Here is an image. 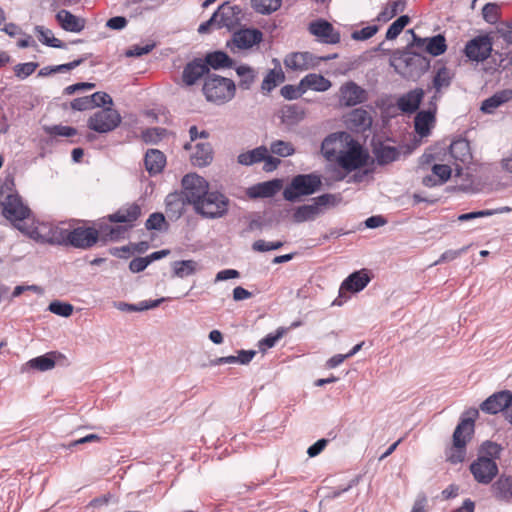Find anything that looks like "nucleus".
<instances>
[{
  "instance_id": "1",
  "label": "nucleus",
  "mask_w": 512,
  "mask_h": 512,
  "mask_svg": "<svg viewBox=\"0 0 512 512\" xmlns=\"http://www.w3.org/2000/svg\"><path fill=\"white\" fill-rule=\"evenodd\" d=\"M0 212L16 229L30 239L40 243L49 240L36 225L30 208L14 190V180L10 176L0 184Z\"/></svg>"
},
{
  "instance_id": "2",
  "label": "nucleus",
  "mask_w": 512,
  "mask_h": 512,
  "mask_svg": "<svg viewBox=\"0 0 512 512\" xmlns=\"http://www.w3.org/2000/svg\"><path fill=\"white\" fill-rule=\"evenodd\" d=\"M449 162L456 172V176L461 175L464 166H467L472 161V153L469 142L465 139H458L453 141L449 146V151L440 156L439 153L424 154L420 158V168L424 169L426 165H430L433 161Z\"/></svg>"
},
{
  "instance_id": "3",
  "label": "nucleus",
  "mask_w": 512,
  "mask_h": 512,
  "mask_svg": "<svg viewBox=\"0 0 512 512\" xmlns=\"http://www.w3.org/2000/svg\"><path fill=\"white\" fill-rule=\"evenodd\" d=\"M468 417L463 418L453 433L452 446L447 450V460L452 464L461 463L466 456V445L474 433V420L478 416V410L467 412Z\"/></svg>"
},
{
  "instance_id": "4",
  "label": "nucleus",
  "mask_w": 512,
  "mask_h": 512,
  "mask_svg": "<svg viewBox=\"0 0 512 512\" xmlns=\"http://www.w3.org/2000/svg\"><path fill=\"white\" fill-rule=\"evenodd\" d=\"M51 235H46L47 242H60L66 240L75 248L87 249L95 245L99 239V231L92 227H77L71 231L54 228L50 230Z\"/></svg>"
},
{
  "instance_id": "5",
  "label": "nucleus",
  "mask_w": 512,
  "mask_h": 512,
  "mask_svg": "<svg viewBox=\"0 0 512 512\" xmlns=\"http://www.w3.org/2000/svg\"><path fill=\"white\" fill-rule=\"evenodd\" d=\"M235 84L231 79L218 75H209L203 85V92L210 102L223 104L235 95Z\"/></svg>"
},
{
  "instance_id": "6",
  "label": "nucleus",
  "mask_w": 512,
  "mask_h": 512,
  "mask_svg": "<svg viewBox=\"0 0 512 512\" xmlns=\"http://www.w3.org/2000/svg\"><path fill=\"white\" fill-rule=\"evenodd\" d=\"M229 206V200L225 195L217 191H209L193 206L194 211L204 218L215 219L223 217Z\"/></svg>"
},
{
  "instance_id": "7",
  "label": "nucleus",
  "mask_w": 512,
  "mask_h": 512,
  "mask_svg": "<svg viewBox=\"0 0 512 512\" xmlns=\"http://www.w3.org/2000/svg\"><path fill=\"white\" fill-rule=\"evenodd\" d=\"M368 152L349 135V142L345 144L337 163L344 170L350 172L365 166L368 163Z\"/></svg>"
},
{
  "instance_id": "8",
  "label": "nucleus",
  "mask_w": 512,
  "mask_h": 512,
  "mask_svg": "<svg viewBox=\"0 0 512 512\" xmlns=\"http://www.w3.org/2000/svg\"><path fill=\"white\" fill-rule=\"evenodd\" d=\"M320 185L321 179L315 174L298 175L285 188L283 196L288 201H294L300 196L313 194L319 189Z\"/></svg>"
},
{
  "instance_id": "9",
  "label": "nucleus",
  "mask_w": 512,
  "mask_h": 512,
  "mask_svg": "<svg viewBox=\"0 0 512 512\" xmlns=\"http://www.w3.org/2000/svg\"><path fill=\"white\" fill-rule=\"evenodd\" d=\"M183 194L192 206L203 198L209 192V183L200 175L190 173L182 179Z\"/></svg>"
},
{
  "instance_id": "10",
  "label": "nucleus",
  "mask_w": 512,
  "mask_h": 512,
  "mask_svg": "<svg viewBox=\"0 0 512 512\" xmlns=\"http://www.w3.org/2000/svg\"><path fill=\"white\" fill-rule=\"evenodd\" d=\"M121 122L120 114L110 107L95 112L88 119V127L98 133L114 130Z\"/></svg>"
},
{
  "instance_id": "11",
  "label": "nucleus",
  "mask_w": 512,
  "mask_h": 512,
  "mask_svg": "<svg viewBox=\"0 0 512 512\" xmlns=\"http://www.w3.org/2000/svg\"><path fill=\"white\" fill-rule=\"evenodd\" d=\"M335 204V196L330 194L321 195L314 199L312 204L302 205L295 209L293 221L302 223L316 219L322 212V207Z\"/></svg>"
},
{
  "instance_id": "12",
  "label": "nucleus",
  "mask_w": 512,
  "mask_h": 512,
  "mask_svg": "<svg viewBox=\"0 0 512 512\" xmlns=\"http://www.w3.org/2000/svg\"><path fill=\"white\" fill-rule=\"evenodd\" d=\"M327 59L326 57H316L310 52H294L284 58V65L293 71H306L316 68L322 60Z\"/></svg>"
},
{
  "instance_id": "13",
  "label": "nucleus",
  "mask_w": 512,
  "mask_h": 512,
  "mask_svg": "<svg viewBox=\"0 0 512 512\" xmlns=\"http://www.w3.org/2000/svg\"><path fill=\"white\" fill-rule=\"evenodd\" d=\"M470 471L474 479L481 484H489L498 474V466L495 461L484 457H477L470 465Z\"/></svg>"
},
{
  "instance_id": "14",
  "label": "nucleus",
  "mask_w": 512,
  "mask_h": 512,
  "mask_svg": "<svg viewBox=\"0 0 512 512\" xmlns=\"http://www.w3.org/2000/svg\"><path fill=\"white\" fill-rule=\"evenodd\" d=\"M492 45V40L488 35L478 36L466 44L465 54L470 60L484 61L490 56Z\"/></svg>"
},
{
  "instance_id": "15",
  "label": "nucleus",
  "mask_w": 512,
  "mask_h": 512,
  "mask_svg": "<svg viewBox=\"0 0 512 512\" xmlns=\"http://www.w3.org/2000/svg\"><path fill=\"white\" fill-rule=\"evenodd\" d=\"M349 142V134L346 132L333 133L327 136L321 146L323 156L329 161H337L338 155L341 154L345 144Z\"/></svg>"
},
{
  "instance_id": "16",
  "label": "nucleus",
  "mask_w": 512,
  "mask_h": 512,
  "mask_svg": "<svg viewBox=\"0 0 512 512\" xmlns=\"http://www.w3.org/2000/svg\"><path fill=\"white\" fill-rule=\"evenodd\" d=\"M308 31L322 43L337 44L340 42V33L326 20L318 19L311 22Z\"/></svg>"
},
{
  "instance_id": "17",
  "label": "nucleus",
  "mask_w": 512,
  "mask_h": 512,
  "mask_svg": "<svg viewBox=\"0 0 512 512\" xmlns=\"http://www.w3.org/2000/svg\"><path fill=\"white\" fill-rule=\"evenodd\" d=\"M185 150L191 151L190 159L194 166L204 167L209 165L213 159V149L209 142L186 143Z\"/></svg>"
},
{
  "instance_id": "18",
  "label": "nucleus",
  "mask_w": 512,
  "mask_h": 512,
  "mask_svg": "<svg viewBox=\"0 0 512 512\" xmlns=\"http://www.w3.org/2000/svg\"><path fill=\"white\" fill-rule=\"evenodd\" d=\"M240 13L241 9L239 6L225 2L212 15V20H216L218 27L230 28L239 22Z\"/></svg>"
},
{
  "instance_id": "19",
  "label": "nucleus",
  "mask_w": 512,
  "mask_h": 512,
  "mask_svg": "<svg viewBox=\"0 0 512 512\" xmlns=\"http://www.w3.org/2000/svg\"><path fill=\"white\" fill-rule=\"evenodd\" d=\"M262 38L263 34L260 30L246 28L233 34L232 43L234 47L240 50H246L260 43Z\"/></svg>"
},
{
  "instance_id": "20",
  "label": "nucleus",
  "mask_w": 512,
  "mask_h": 512,
  "mask_svg": "<svg viewBox=\"0 0 512 512\" xmlns=\"http://www.w3.org/2000/svg\"><path fill=\"white\" fill-rule=\"evenodd\" d=\"M340 102L345 106H354L366 99L365 90L354 82H347L340 87Z\"/></svg>"
},
{
  "instance_id": "21",
  "label": "nucleus",
  "mask_w": 512,
  "mask_h": 512,
  "mask_svg": "<svg viewBox=\"0 0 512 512\" xmlns=\"http://www.w3.org/2000/svg\"><path fill=\"white\" fill-rule=\"evenodd\" d=\"M345 123L356 132H364L371 127L372 118L367 110L356 108L346 115Z\"/></svg>"
},
{
  "instance_id": "22",
  "label": "nucleus",
  "mask_w": 512,
  "mask_h": 512,
  "mask_svg": "<svg viewBox=\"0 0 512 512\" xmlns=\"http://www.w3.org/2000/svg\"><path fill=\"white\" fill-rule=\"evenodd\" d=\"M511 393L501 391L488 397L480 406L483 412L488 414H497L504 411L505 407L511 403Z\"/></svg>"
},
{
  "instance_id": "23",
  "label": "nucleus",
  "mask_w": 512,
  "mask_h": 512,
  "mask_svg": "<svg viewBox=\"0 0 512 512\" xmlns=\"http://www.w3.org/2000/svg\"><path fill=\"white\" fill-rule=\"evenodd\" d=\"M413 44L419 48H424L426 52L433 56H438L446 51V40L442 35H436L431 38H420L413 36Z\"/></svg>"
},
{
  "instance_id": "24",
  "label": "nucleus",
  "mask_w": 512,
  "mask_h": 512,
  "mask_svg": "<svg viewBox=\"0 0 512 512\" xmlns=\"http://www.w3.org/2000/svg\"><path fill=\"white\" fill-rule=\"evenodd\" d=\"M332 87V83L329 79L316 73L307 74L300 80V89L302 92L307 90H313L316 92H325Z\"/></svg>"
},
{
  "instance_id": "25",
  "label": "nucleus",
  "mask_w": 512,
  "mask_h": 512,
  "mask_svg": "<svg viewBox=\"0 0 512 512\" xmlns=\"http://www.w3.org/2000/svg\"><path fill=\"white\" fill-rule=\"evenodd\" d=\"M282 188V180L274 179L250 187L247 191L251 198H268L274 196Z\"/></svg>"
},
{
  "instance_id": "26",
  "label": "nucleus",
  "mask_w": 512,
  "mask_h": 512,
  "mask_svg": "<svg viewBox=\"0 0 512 512\" xmlns=\"http://www.w3.org/2000/svg\"><path fill=\"white\" fill-rule=\"evenodd\" d=\"M424 91L423 89L417 88L408 93L402 95L397 100L398 108L404 113H413L418 108L423 99Z\"/></svg>"
},
{
  "instance_id": "27",
  "label": "nucleus",
  "mask_w": 512,
  "mask_h": 512,
  "mask_svg": "<svg viewBox=\"0 0 512 512\" xmlns=\"http://www.w3.org/2000/svg\"><path fill=\"white\" fill-rule=\"evenodd\" d=\"M369 281L370 278L364 270L354 272L341 284L340 294L344 291L359 292L367 286Z\"/></svg>"
},
{
  "instance_id": "28",
  "label": "nucleus",
  "mask_w": 512,
  "mask_h": 512,
  "mask_svg": "<svg viewBox=\"0 0 512 512\" xmlns=\"http://www.w3.org/2000/svg\"><path fill=\"white\" fill-rule=\"evenodd\" d=\"M187 200L183 193H170L166 199V213L170 218L178 219L185 211Z\"/></svg>"
},
{
  "instance_id": "29",
  "label": "nucleus",
  "mask_w": 512,
  "mask_h": 512,
  "mask_svg": "<svg viewBox=\"0 0 512 512\" xmlns=\"http://www.w3.org/2000/svg\"><path fill=\"white\" fill-rule=\"evenodd\" d=\"M56 19L60 26L69 32L78 33L82 31L85 27L84 19L76 17L71 12L67 10H61L57 13Z\"/></svg>"
},
{
  "instance_id": "30",
  "label": "nucleus",
  "mask_w": 512,
  "mask_h": 512,
  "mask_svg": "<svg viewBox=\"0 0 512 512\" xmlns=\"http://www.w3.org/2000/svg\"><path fill=\"white\" fill-rule=\"evenodd\" d=\"M208 72V67L200 60L193 61L186 65L183 70V82L190 86L196 83L204 74Z\"/></svg>"
},
{
  "instance_id": "31",
  "label": "nucleus",
  "mask_w": 512,
  "mask_h": 512,
  "mask_svg": "<svg viewBox=\"0 0 512 512\" xmlns=\"http://www.w3.org/2000/svg\"><path fill=\"white\" fill-rule=\"evenodd\" d=\"M141 214V208L139 205L133 203L119 209L114 214L109 215L111 222L119 223H132L138 219Z\"/></svg>"
},
{
  "instance_id": "32",
  "label": "nucleus",
  "mask_w": 512,
  "mask_h": 512,
  "mask_svg": "<svg viewBox=\"0 0 512 512\" xmlns=\"http://www.w3.org/2000/svg\"><path fill=\"white\" fill-rule=\"evenodd\" d=\"M166 163L164 154L156 149H150L145 155V167L150 174L162 171Z\"/></svg>"
},
{
  "instance_id": "33",
  "label": "nucleus",
  "mask_w": 512,
  "mask_h": 512,
  "mask_svg": "<svg viewBox=\"0 0 512 512\" xmlns=\"http://www.w3.org/2000/svg\"><path fill=\"white\" fill-rule=\"evenodd\" d=\"M511 100V92L507 91V89L496 92L491 97L485 99L482 102L481 110L484 113L491 114L494 112L496 108L507 103Z\"/></svg>"
},
{
  "instance_id": "34",
  "label": "nucleus",
  "mask_w": 512,
  "mask_h": 512,
  "mask_svg": "<svg viewBox=\"0 0 512 512\" xmlns=\"http://www.w3.org/2000/svg\"><path fill=\"white\" fill-rule=\"evenodd\" d=\"M267 152H269V149L263 145L252 150L242 152L238 155V163L245 166L260 163L265 159V157H267Z\"/></svg>"
},
{
  "instance_id": "35",
  "label": "nucleus",
  "mask_w": 512,
  "mask_h": 512,
  "mask_svg": "<svg viewBox=\"0 0 512 512\" xmlns=\"http://www.w3.org/2000/svg\"><path fill=\"white\" fill-rule=\"evenodd\" d=\"M433 123L434 113L432 111H420L415 117V130L420 136H427Z\"/></svg>"
},
{
  "instance_id": "36",
  "label": "nucleus",
  "mask_w": 512,
  "mask_h": 512,
  "mask_svg": "<svg viewBox=\"0 0 512 512\" xmlns=\"http://www.w3.org/2000/svg\"><path fill=\"white\" fill-rule=\"evenodd\" d=\"M285 79L283 71L279 69L270 70L264 77L261 89L263 92H271L276 86L282 83Z\"/></svg>"
},
{
  "instance_id": "37",
  "label": "nucleus",
  "mask_w": 512,
  "mask_h": 512,
  "mask_svg": "<svg viewBox=\"0 0 512 512\" xmlns=\"http://www.w3.org/2000/svg\"><path fill=\"white\" fill-rule=\"evenodd\" d=\"M250 4L258 14L269 15L281 7L282 0H250Z\"/></svg>"
},
{
  "instance_id": "38",
  "label": "nucleus",
  "mask_w": 512,
  "mask_h": 512,
  "mask_svg": "<svg viewBox=\"0 0 512 512\" xmlns=\"http://www.w3.org/2000/svg\"><path fill=\"white\" fill-rule=\"evenodd\" d=\"M453 76L454 74L449 68L445 66L440 67L433 79V85L436 91L440 92L442 89L449 87Z\"/></svg>"
},
{
  "instance_id": "39",
  "label": "nucleus",
  "mask_w": 512,
  "mask_h": 512,
  "mask_svg": "<svg viewBox=\"0 0 512 512\" xmlns=\"http://www.w3.org/2000/svg\"><path fill=\"white\" fill-rule=\"evenodd\" d=\"M165 300H166V298H160V299H156L154 301H142V302L138 303L137 305L120 302L116 305V307L122 311L140 312V311H145L148 309L156 308Z\"/></svg>"
},
{
  "instance_id": "40",
  "label": "nucleus",
  "mask_w": 512,
  "mask_h": 512,
  "mask_svg": "<svg viewBox=\"0 0 512 512\" xmlns=\"http://www.w3.org/2000/svg\"><path fill=\"white\" fill-rule=\"evenodd\" d=\"M35 33L41 43L47 46L62 48L64 47L63 43L56 37H54L53 32L50 29L45 28L44 26H36Z\"/></svg>"
},
{
  "instance_id": "41",
  "label": "nucleus",
  "mask_w": 512,
  "mask_h": 512,
  "mask_svg": "<svg viewBox=\"0 0 512 512\" xmlns=\"http://www.w3.org/2000/svg\"><path fill=\"white\" fill-rule=\"evenodd\" d=\"M198 264L194 260L176 261L173 263L174 275L184 278L196 272Z\"/></svg>"
},
{
  "instance_id": "42",
  "label": "nucleus",
  "mask_w": 512,
  "mask_h": 512,
  "mask_svg": "<svg viewBox=\"0 0 512 512\" xmlns=\"http://www.w3.org/2000/svg\"><path fill=\"white\" fill-rule=\"evenodd\" d=\"M206 65H209L210 67L214 69L224 68V67H230L232 64L231 59L229 56L221 51L210 53L206 56L205 59Z\"/></svg>"
},
{
  "instance_id": "43",
  "label": "nucleus",
  "mask_w": 512,
  "mask_h": 512,
  "mask_svg": "<svg viewBox=\"0 0 512 512\" xmlns=\"http://www.w3.org/2000/svg\"><path fill=\"white\" fill-rule=\"evenodd\" d=\"M501 452L502 447L499 444L486 441L480 446L478 457H484L488 460L495 461L500 457Z\"/></svg>"
},
{
  "instance_id": "44",
  "label": "nucleus",
  "mask_w": 512,
  "mask_h": 512,
  "mask_svg": "<svg viewBox=\"0 0 512 512\" xmlns=\"http://www.w3.org/2000/svg\"><path fill=\"white\" fill-rule=\"evenodd\" d=\"M376 159L380 164L390 163L398 157L399 153L396 148L391 146L381 145L374 150Z\"/></svg>"
},
{
  "instance_id": "45",
  "label": "nucleus",
  "mask_w": 512,
  "mask_h": 512,
  "mask_svg": "<svg viewBox=\"0 0 512 512\" xmlns=\"http://www.w3.org/2000/svg\"><path fill=\"white\" fill-rule=\"evenodd\" d=\"M454 167L449 162L434 163L432 166V173L442 185L451 177Z\"/></svg>"
},
{
  "instance_id": "46",
  "label": "nucleus",
  "mask_w": 512,
  "mask_h": 512,
  "mask_svg": "<svg viewBox=\"0 0 512 512\" xmlns=\"http://www.w3.org/2000/svg\"><path fill=\"white\" fill-rule=\"evenodd\" d=\"M404 9V2L397 0L388 3L385 8L380 12L378 15V20L380 21H389L394 16H396L398 13L402 12Z\"/></svg>"
},
{
  "instance_id": "47",
  "label": "nucleus",
  "mask_w": 512,
  "mask_h": 512,
  "mask_svg": "<svg viewBox=\"0 0 512 512\" xmlns=\"http://www.w3.org/2000/svg\"><path fill=\"white\" fill-rule=\"evenodd\" d=\"M236 72L240 77L239 86L243 89H249L255 81V71L249 66L241 65L236 69Z\"/></svg>"
},
{
  "instance_id": "48",
  "label": "nucleus",
  "mask_w": 512,
  "mask_h": 512,
  "mask_svg": "<svg viewBox=\"0 0 512 512\" xmlns=\"http://www.w3.org/2000/svg\"><path fill=\"white\" fill-rule=\"evenodd\" d=\"M269 152L280 156V157H288L294 154L295 149L290 142H286L283 140L273 141L270 145Z\"/></svg>"
},
{
  "instance_id": "49",
  "label": "nucleus",
  "mask_w": 512,
  "mask_h": 512,
  "mask_svg": "<svg viewBox=\"0 0 512 512\" xmlns=\"http://www.w3.org/2000/svg\"><path fill=\"white\" fill-rule=\"evenodd\" d=\"M493 490L500 498H508L512 496V478L500 477L494 484Z\"/></svg>"
},
{
  "instance_id": "50",
  "label": "nucleus",
  "mask_w": 512,
  "mask_h": 512,
  "mask_svg": "<svg viewBox=\"0 0 512 512\" xmlns=\"http://www.w3.org/2000/svg\"><path fill=\"white\" fill-rule=\"evenodd\" d=\"M28 365L40 371H47L55 367V360L47 354L31 359Z\"/></svg>"
},
{
  "instance_id": "51",
  "label": "nucleus",
  "mask_w": 512,
  "mask_h": 512,
  "mask_svg": "<svg viewBox=\"0 0 512 512\" xmlns=\"http://www.w3.org/2000/svg\"><path fill=\"white\" fill-rule=\"evenodd\" d=\"M409 20V17L406 15L400 16L389 26L386 32V38L388 40L395 39L402 32L405 26L409 23Z\"/></svg>"
},
{
  "instance_id": "52",
  "label": "nucleus",
  "mask_w": 512,
  "mask_h": 512,
  "mask_svg": "<svg viewBox=\"0 0 512 512\" xmlns=\"http://www.w3.org/2000/svg\"><path fill=\"white\" fill-rule=\"evenodd\" d=\"M48 310L62 317H69L73 313V306L61 301H53L49 304Z\"/></svg>"
},
{
  "instance_id": "53",
  "label": "nucleus",
  "mask_w": 512,
  "mask_h": 512,
  "mask_svg": "<svg viewBox=\"0 0 512 512\" xmlns=\"http://www.w3.org/2000/svg\"><path fill=\"white\" fill-rule=\"evenodd\" d=\"M285 331L286 330L284 328H279L275 334L267 335L259 342V349L266 351L267 349L272 348L276 342L284 335Z\"/></svg>"
},
{
  "instance_id": "54",
  "label": "nucleus",
  "mask_w": 512,
  "mask_h": 512,
  "mask_svg": "<svg viewBox=\"0 0 512 512\" xmlns=\"http://www.w3.org/2000/svg\"><path fill=\"white\" fill-rule=\"evenodd\" d=\"M37 67L38 64L34 62L22 63L15 66L14 72L18 78L24 79L33 74Z\"/></svg>"
},
{
  "instance_id": "55",
  "label": "nucleus",
  "mask_w": 512,
  "mask_h": 512,
  "mask_svg": "<svg viewBox=\"0 0 512 512\" xmlns=\"http://www.w3.org/2000/svg\"><path fill=\"white\" fill-rule=\"evenodd\" d=\"M89 100L92 104V108L113 104L111 96L105 92H96L89 96Z\"/></svg>"
},
{
  "instance_id": "56",
  "label": "nucleus",
  "mask_w": 512,
  "mask_h": 512,
  "mask_svg": "<svg viewBox=\"0 0 512 512\" xmlns=\"http://www.w3.org/2000/svg\"><path fill=\"white\" fill-rule=\"evenodd\" d=\"M164 224V215L162 213H153L147 219L145 226L148 230H161Z\"/></svg>"
},
{
  "instance_id": "57",
  "label": "nucleus",
  "mask_w": 512,
  "mask_h": 512,
  "mask_svg": "<svg viewBox=\"0 0 512 512\" xmlns=\"http://www.w3.org/2000/svg\"><path fill=\"white\" fill-rule=\"evenodd\" d=\"M283 246V242H266L264 240H257L253 243V250L258 252H266L271 250H277Z\"/></svg>"
},
{
  "instance_id": "58",
  "label": "nucleus",
  "mask_w": 512,
  "mask_h": 512,
  "mask_svg": "<svg viewBox=\"0 0 512 512\" xmlns=\"http://www.w3.org/2000/svg\"><path fill=\"white\" fill-rule=\"evenodd\" d=\"M498 6L494 3H487L482 9L483 18L488 23H495L498 20Z\"/></svg>"
},
{
  "instance_id": "59",
  "label": "nucleus",
  "mask_w": 512,
  "mask_h": 512,
  "mask_svg": "<svg viewBox=\"0 0 512 512\" xmlns=\"http://www.w3.org/2000/svg\"><path fill=\"white\" fill-rule=\"evenodd\" d=\"M281 95L288 100L297 99L304 94L300 89V83L297 86L285 85L280 90Z\"/></svg>"
},
{
  "instance_id": "60",
  "label": "nucleus",
  "mask_w": 512,
  "mask_h": 512,
  "mask_svg": "<svg viewBox=\"0 0 512 512\" xmlns=\"http://www.w3.org/2000/svg\"><path fill=\"white\" fill-rule=\"evenodd\" d=\"M377 31L378 29L376 26H367L360 30L354 31L351 36L354 40L363 41L374 36Z\"/></svg>"
},
{
  "instance_id": "61",
  "label": "nucleus",
  "mask_w": 512,
  "mask_h": 512,
  "mask_svg": "<svg viewBox=\"0 0 512 512\" xmlns=\"http://www.w3.org/2000/svg\"><path fill=\"white\" fill-rule=\"evenodd\" d=\"M154 44L134 45L125 52L127 57H139L148 54L154 48Z\"/></svg>"
},
{
  "instance_id": "62",
  "label": "nucleus",
  "mask_w": 512,
  "mask_h": 512,
  "mask_svg": "<svg viewBox=\"0 0 512 512\" xmlns=\"http://www.w3.org/2000/svg\"><path fill=\"white\" fill-rule=\"evenodd\" d=\"M26 291H32L39 295H42L44 292L43 289L38 285H18L14 288L12 292V297L16 298Z\"/></svg>"
},
{
  "instance_id": "63",
  "label": "nucleus",
  "mask_w": 512,
  "mask_h": 512,
  "mask_svg": "<svg viewBox=\"0 0 512 512\" xmlns=\"http://www.w3.org/2000/svg\"><path fill=\"white\" fill-rule=\"evenodd\" d=\"M150 264L149 259L147 257H139L133 259L129 264V269L133 273H138L143 271Z\"/></svg>"
},
{
  "instance_id": "64",
  "label": "nucleus",
  "mask_w": 512,
  "mask_h": 512,
  "mask_svg": "<svg viewBox=\"0 0 512 512\" xmlns=\"http://www.w3.org/2000/svg\"><path fill=\"white\" fill-rule=\"evenodd\" d=\"M71 108L77 111H84L92 109L89 96L76 98L71 102Z\"/></svg>"
}]
</instances>
